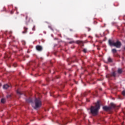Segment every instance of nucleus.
Here are the masks:
<instances>
[{
    "mask_svg": "<svg viewBox=\"0 0 125 125\" xmlns=\"http://www.w3.org/2000/svg\"><path fill=\"white\" fill-rule=\"evenodd\" d=\"M86 51H87L86 49H83V52L84 53H86Z\"/></svg>",
    "mask_w": 125,
    "mask_h": 125,
    "instance_id": "nucleus-21",
    "label": "nucleus"
},
{
    "mask_svg": "<svg viewBox=\"0 0 125 125\" xmlns=\"http://www.w3.org/2000/svg\"><path fill=\"white\" fill-rule=\"evenodd\" d=\"M109 107V108H110V110H111V109H113L114 108L116 107V105L115 104H114V103H111L110 104V106Z\"/></svg>",
    "mask_w": 125,
    "mask_h": 125,
    "instance_id": "nucleus-9",
    "label": "nucleus"
},
{
    "mask_svg": "<svg viewBox=\"0 0 125 125\" xmlns=\"http://www.w3.org/2000/svg\"><path fill=\"white\" fill-rule=\"evenodd\" d=\"M87 29H88V32H89V31H90V30H91L90 28H88Z\"/></svg>",
    "mask_w": 125,
    "mask_h": 125,
    "instance_id": "nucleus-26",
    "label": "nucleus"
},
{
    "mask_svg": "<svg viewBox=\"0 0 125 125\" xmlns=\"http://www.w3.org/2000/svg\"><path fill=\"white\" fill-rule=\"evenodd\" d=\"M78 113L80 115V114H82L83 112H82V110H79L78 111Z\"/></svg>",
    "mask_w": 125,
    "mask_h": 125,
    "instance_id": "nucleus-23",
    "label": "nucleus"
},
{
    "mask_svg": "<svg viewBox=\"0 0 125 125\" xmlns=\"http://www.w3.org/2000/svg\"><path fill=\"white\" fill-rule=\"evenodd\" d=\"M72 43V42H69V43Z\"/></svg>",
    "mask_w": 125,
    "mask_h": 125,
    "instance_id": "nucleus-29",
    "label": "nucleus"
},
{
    "mask_svg": "<svg viewBox=\"0 0 125 125\" xmlns=\"http://www.w3.org/2000/svg\"><path fill=\"white\" fill-rule=\"evenodd\" d=\"M116 72H113L111 73L108 74L106 75V78L107 79H110V78H112V77H113L114 78H116Z\"/></svg>",
    "mask_w": 125,
    "mask_h": 125,
    "instance_id": "nucleus-3",
    "label": "nucleus"
},
{
    "mask_svg": "<svg viewBox=\"0 0 125 125\" xmlns=\"http://www.w3.org/2000/svg\"><path fill=\"white\" fill-rule=\"evenodd\" d=\"M26 102H27V103H33V100H32L30 98H29L28 99L26 100Z\"/></svg>",
    "mask_w": 125,
    "mask_h": 125,
    "instance_id": "nucleus-11",
    "label": "nucleus"
},
{
    "mask_svg": "<svg viewBox=\"0 0 125 125\" xmlns=\"http://www.w3.org/2000/svg\"><path fill=\"white\" fill-rule=\"evenodd\" d=\"M89 114L92 116H97L100 110V102L98 101L96 104L95 106H91L89 109Z\"/></svg>",
    "mask_w": 125,
    "mask_h": 125,
    "instance_id": "nucleus-1",
    "label": "nucleus"
},
{
    "mask_svg": "<svg viewBox=\"0 0 125 125\" xmlns=\"http://www.w3.org/2000/svg\"><path fill=\"white\" fill-rule=\"evenodd\" d=\"M11 14H13V12L12 11H11Z\"/></svg>",
    "mask_w": 125,
    "mask_h": 125,
    "instance_id": "nucleus-28",
    "label": "nucleus"
},
{
    "mask_svg": "<svg viewBox=\"0 0 125 125\" xmlns=\"http://www.w3.org/2000/svg\"><path fill=\"white\" fill-rule=\"evenodd\" d=\"M75 61H69V62H78V60L77 59H76V57H75Z\"/></svg>",
    "mask_w": 125,
    "mask_h": 125,
    "instance_id": "nucleus-17",
    "label": "nucleus"
},
{
    "mask_svg": "<svg viewBox=\"0 0 125 125\" xmlns=\"http://www.w3.org/2000/svg\"><path fill=\"white\" fill-rule=\"evenodd\" d=\"M36 48L38 51H42V46L41 45H37Z\"/></svg>",
    "mask_w": 125,
    "mask_h": 125,
    "instance_id": "nucleus-6",
    "label": "nucleus"
},
{
    "mask_svg": "<svg viewBox=\"0 0 125 125\" xmlns=\"http://www.w3.org/2000/svg\"><path fill=\"white\" fill-rule=\"evenodd\" d=\"M112 53H113V54H115V53H117V49H112L111 50Z\"/></svg>",
    "mask_w": 125,
    "mask_h": 125,
    "instance_id": "nucleus-13",
    "label": "nucleus"
},
{
    "mask_svg": "<svg viewBox=\"0 0 125 125\" xmlns=\"http://www.w3.org/2000/svg\"><path fill=\"white\" fill-rule=\"evenodd\" d=\"M108 43H109V45H110L111 46H114V43H115V42H114L111 41V40H109Z\"/></svg>",
    "mask_w": 125,
    "mask_h": 125,
    "instance_id": "nucleus-10",
    "label": "nucleus"
},
{
    "mask_svg": "<svg viewBox=\"0 0 125 125\" xmlns=\"http://www.w3.org/2000/svg\"><path fill=\"white\" fill-rule=\"evenodd\" d=\"M87 101L88 102H89V100H87Z\"/></svg>",
    "mask_w": 125,
    "mask_h": 125,
    "instance_id": "nucleus-30",
    "label": "nucleus"
},
{
    "mask_svg": "<svg viewBox=\"0 0 125 125\" xmlns=\"http://www.w3.org/2000/svg\"><path fill=\"white\" fill-rule=\"evenodd\" d=\"M67 122H69V118H65L64 120L62 121V123H61V125H66L67 124Z\"/></svg>",
    "mask_w": 125,
    "mask_h": 125,
    "instance_id": "nucleus-5",
    "label": "nucleus"
},
{
    "mask_svg": "<svg viewBox=\"0 0 125 125\" xmlns=\"http://www.w3.org/2000/svg\"><path fill=\"white\" fill-rule=\"evenodd\" d=\"M107 60H108V62H113V60H112V59H111V58L109 57L108 59H107Z\"/></svg>",
    "mask_w": 125,
    "mask_h": 125,
    "instance_id": "nucleus-16",
    "label": "nucleus"
},
{
    "mask_svg": "<svg viewBox=\"0 0 125 125\" xmlns=\"http://www.w3.org/2000/svg\"><path fill=\"white\" fill-rule=\"evenodd\" d=\"M27 18H28V17H27V16L26 17V19H27Z\"/></svg>",
    "mask_w": 125,
    "mask_h": 125,
    "instance_id": "nucleus-31",
    "label": "nucleus"
},
{
    "mask_svg": "<svg viewBox=\"0 0 125 125\" xmlns=\"http://www.w3.org/2000/svg\"><path fill=\"white\" fill-rule=\"evenodd\" d=\"M8 87H9V85L7 84L4 85L3 86V88H4V89H7Z\"/></svg>",
    "mask_w": 125,
    "mask_h": 125,
    "instance_id": "nucleus-12",
    "label": "nucleus"
},
{
    "mask_svg": "<svg viewBox=\"0 0 125 125\" xmlns=\"http://www.w3.org/2000/svg\"><path fill=\"white\" fill-rule=\"evenodd\" d=\"M26 25H28V23H26Z\"/></svg>",
    "mask_w": 125,
    "mask_h": 125,
    "instance_id": "nucleus-33",
    "label": "nucleus"
},
{
    "mask_svg": "<svg viewBox=\"0 0 125 125\" xmlns=\"http://www.w3.org/2000/svg\"><path fill=\"white\" fill-rule=\"evenodd\" d=\"M122 46V43L120 42V41H117L116 42L114 43L113 46H115L117 48H121V46Z\"/></svg>",
    "mask_w": 125,
    "mask_h": 125,
    "instance_id": "nucleus-4",
    "label": "nucleus"
},
{
    "mask_svg": "<svg viewBox=\"0 0 125 125\" xmlns=\"http://www.w3.org/2000/svg\"><path fill=\"white\" fill-rule=\"evenodd\" d=\"M28 27H26V26H24L23 27V30L24 31H22V34H27V33H28Z\"/></svg>",
    "mask_w": 125,
    "mask_h": 125,
    "instance_id": "nucleus-7",
    "label": "nucleus"
},
{
    "mask_svg": "<svg viewBox=\"0 0 125 125\" xmlns=\"http://www.w3.org/2000/svg\"><path fill=\"white\" fill-rule=\"evenodd\" d=\"M17 93H18V94H20V95H22V93H21V92H19V91H17Z\"/></svg>",
    "mask_w": 125,
    "mask_h": 125,
    "instance_id": "nucleus-20",
    "label": "nucleus"
},
{
    "mask_svg": "<svg viewBox=\"0 0 125 125\" xmlns=\"http://www.w3.org/2000/svg\"><path fill=\"white\" fill-rule=\"evenodd\" d=\"M65 75H66V73H65Z\"/></svg>",
    "mask_w": 125,
    "mask_h": 125,
    "instance_id": "nucleus-34",
    "label": "nucleus"
},
{
    "mask_svg": "<svg viewBox=\"0 0 125 125\" xmlns=\"http://www.w3.org/2000/svg\"><path fill=\"white\" fill-rule=\"evenodd\" d=\"M11 97V95H8V96H7V98H8V97Z\"/></svg>",
    "mask_w": 125,
    "mask_h": 125,
    "instance_id": "nucleus-27",
    "label": "nucleus"
},
{
    "mask_svg": "<svg viewBox=\"0 0 125 125\" xmlns=\"http://www.w3.org/2000/svg\"><path fill=\"white\" fill-rule=\"evenodd\" d=\"M118 74H122V73H123V71L122 70V69L121 68L118 69Z\"/></svg>",
    "mask_w": 125,
    "mask_h": 125,
    "instance_id": "nucleus-14",
    "label": "nucleus"
},
{
    "mask_svg": "<svg viewBox=\"0 0 125 125\" xmlns=\"http://www.w3.org/2000/svg\"><path fill=\"white\" fill-rule=\"evenodd\" d=\"M13 66H14V67H17V63H14L13 64Z\"/></svg>",
    "mask_w": 125,
    "mask_h": 125,
    "instance_id": "nucleus-22",
    "label": "nucleus"
},
{
    "mask_svg": "<svg viewBox=\"0 0 125 125\" xmlns=\"http://www.w3.org/2000/svg\"><path fill=\"white\" fill-rule=\"evenodd\" d=\"M32 31H36V26L34 25L33 27L32 28Z\"/></svg>",
    "mask_w": 125,
    "mask_h": 125,
    "instance_id": "nucleus-19",
    "label": "nucleus"
},
{
    "mask_svg": "<svg viewBox=\"0 0 125 125\" xmlns=\"http://www.w3.org/2000/svg\"><path fill=\"white\" fill-rule=\"evenodd\" d=\"M35 106H34V109H35V110H36L38 108H40V107L42 106V101H41V99L36 98L35 100Z\"/></svg>",
    "mask_w": 125,
    "mask_h": 125,
    "instance_id": "nucleus-2",
    "label": "nucleus"
},
{
    "mask_svg": "<svg viewBox=\"0 0 125 125\" xmlns=\"http://www.w3.org/2000/svg\"><path fill=\"white\" fill-rule=\"evenodd\" d=\"M86 94H87L86 93H85L82 94V96H86Z\"/></svg>",
    "mask_w": 125,
    "mask_h": 125,
    "instance_id": "nucleus-25",
    "label": "nucleus"
},
{
    "mask_svg": "<svg viewBox=\"0 0 125 125\" xmlns=\"http://www.w3.org/2000/svg\"><path fill=\"white\" fill-rule=\"evenodd\" d=\"M122 94H123V95H124V96H125V91H123L122 92Z\"/></svg>",
    "mask_w": 125,
    "mask_h": 125,
    "instance_id": "nucleus-24",
    "label": "nucleus"
},
{
    "mask_svg": "<svg viewBox=\"0 0 125 125\" xmlns=\"http://www.w3.org/2000/svg\"><path fill=\"white\" fill-rule=\"evenodd\" d=\"M77 43H78V44H80V43H83V42L82 41H77L76 42Z\"/></svg>",
    "mask_w": 125,
    "mask_h": 125,
    "instance_id": "nucleus-15",
    "label": "nucleus"
},
{
    "mask_svg": "<svg viewBox=\"0 0 125 125\" xmlns=\"http://www.w3.org/2000/svg\"><path fill=\"white\" fill-rule=\"evenodd\" d=\"M5 102V100H4V99H2L1 100V103H4Z\"/></svg>",
    "mask_w": 125,
    "mask_h": 125,
    "instance_id": "nucleus-18",
    "label": "nucleus"
},
{
    "mask_svg": "<svg viewBox=\"0 0 125 125\" xmlns=\"http://www.w3.org/2000/svg\"><path fill=\"white\" fill-rule=\"evenodd\" d=\"M100 90H102V89L101 88V89H100Z\"/></svg>",
    "mask_w": 125,
    "mask_h": 125,
    "instance_id": "nucleus-32",
    "label": "nucleus"
},
{
    "mask_svg": "<svg viewBox=\"0 0 125 125\" xmlns=\"http://www.w3.org/2000/svg\"><path fill=\"white\" fill-rule=\"evenodd\" d=\"M103 109L104 110V111H109V110H111V107H109V106H103Z\"/></svg>",
    "mask_w": 125,
    "mask_h": 125,
    "instance_id": "nucleus-8",
    "label": "nucleus"
}]
</instances>
